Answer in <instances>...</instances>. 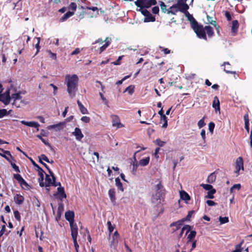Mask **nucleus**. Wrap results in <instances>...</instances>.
Here are the masks:
<instances>
[{"mask_svg": "<svg viewBox=\"0 0 252 252\" xmlns=\"http://www.w3.org/2000/svg\"><path fill=\"white\" fill-rule=\"evenodd\" d=\"M165 190L160 183L158 184L155 188V193L153 194L152 203L154 207L157 208L159 211L162 212V202L164 201Z\"/></svg>", "mask_w": 252, "mask_h": 252, "instance_id": "1", "label": "nucleus"}, {"mask_svg": "<svg viewBox=\"0 0 252 252\" xmlns=\"http://www.w3.org/2000/svg\"><path fill=\"white\" fill-rule=\"evenodd\" d=\"M78 81L79 78L76 74L71 75L67 74L65 77V84L66 85L67 91L71 98L75 96Z\"/></svg>", "mask_w": 252, "mask_h": 252, "instance_id": "2", "label": "nucleus"}, {"mask_svg": "<svg viewBox=\"0 0 252 252\" xmlns=\"http://www.w3.org/2000/svg\"><path fill=\"white\" fill-rule=\"evenodd\" d=\"M38 182L39 183V185L41 187H48L50 186H53L54 187L60 186V183H56L55 182V177L53 176V175H51V176L46 175V178L45 181H44V174L40 177L38 179Z\"/></svg>", "mask_w": 252, "mask_h": 252, "instance_id": "3", "label": "nucleus"}, {"mask_svg": "<svg viewBox=\"0 0 252 252\" xmlns=\"http://www.w3.org/2000/svg\"><path fill=\"white\" fill-rule=\"evenodd\" d=\"M170 9H175V11H168V14L176 15V13L179 11L187 14V13L188 12V10L189 9V6L188 4L185 2H177L176 4H174L171 6Z\"/></svg>", "mask_w": 252, "mask_h": 252, "instance_id": "4", "label": "nucleus"}, {"mask_svg": "<svg viewBox=\"0 0 252 252\" xmlns=\"http://www.w3.org/2000/svg\"><path fill=\"white\" fill-rule=\"evenodd\" d=\"M65 217L69 222L71 232L78 231V226L74 222V212L70 211L66 212L65 213Z\"/></svg>", "mask_w": 252, "mask_h": 252, "instance_id": "5", "label": "nucleus"}, {"mask_svg": "<svg viewBox=\"0 0 252 252\" xmlns=\"http://www.w3.org/2000/svg\"><path fill=\"white\" fill-rule=\"evenodd\" d=\"M191 28L199 38L207 40L205 28H203L202 25H199L198 23L197 25L194 26Z\"/></svg>", "mask_w": 252, "mask_h": 252, "instance_id": "6", "label": "nucleus"}, {"mask_svg": "<svg viewBox=\"0 0 252 252\" xmlns=\"http://www.w3.org/2000/svg\"><path fill=\"white\" fill-rule=\"evenodd\" d=\"M141 13L145 16L144 22H155L156 18L147 9H140Z\"/></svg>", "mask_w": 252, "mask_h": 252, "instance_id": "7", "label": "nucleus"}, {"mask_svg": "<svg viewBox=\"0 0 252 252\" xmlns=\"http://www.w3.org/2000/svg\"><path fill=\"white\" fill-rule=\"evenodd\" d=\"M149 162V158H143L141 159L139 163L136 161V158H134L133 161V171H136L139 165L144 166L147 165Z\"/></svg>", "mask_w": 252, "mask_h": 252, "instance_id": "8", "label": "nucleus"}, {"mask_svg": "<svg viewBox=\"0 0 252 252\" xmlns=\"http://www.w3.org/2000/svg\"><path fill=\"white\" fill-rule=\"evenodd\" d=\"M10 99L9 91H6L4 94H1L0 92V101L2 102L5 105H7L10 103Z\"/></svg>", "mask_w": 252, "mask_h": 252, "instance_id": "9", "label": "nucleus"}, {"mask_svg": "<svg viewBox=\"0 0 252 252\" xmlns=\"http://www.w3.org/2000/svg\"><path fill=\"white\" fill-rule=\"evenodd\" d=\"M235 173L238 176L240 174V171H244V161L243 158H237L235 164Z\"/></svg>", "mask_w": 252, "mask_h": 252, "instance_id": "10", "label": "nucleus"}, {"mask_svg": "<svg viewBox=\"0 0 252 252\" xmlns=\"http://www.w3.org/2000/svg\"><path fill=\"white\" fill-rule=\"evenodd\" d=\"M119 234L118 231H116L112 235V240L110 246L111 248L115 249L118 244Z\"/></svg>", "mask_w": 252, "mask_h": 252, "instance_id": "11", "label": "nucleus"}, {"mask_svg": "<svg viewBox=\"0 0 252 252\" xmlns=\"http://www.w3.org/2000/svg\"><path fill=\"white\" fill-rule=\"evenodd\" d=\"M112 118V123L113 126H117L118 128L123 127L124 126L120 122V120L117 115H112L111 116Z\"/></svg>", "mask_w": 252, "mask_h": 252, "instance_id": "12", "label": "nucleus"}, {"mask_svg": "<svg viewBox=\"0 0 252 252\" xmlns=\"http://www.w3.org/2000/svg\"><path fill=\"white\" fill-rule=\"evenodd\" d=\"M57 190L58 191L55 195L61 200V202H62L63 199L66 197V194L64 190V188L60 186L58 188Z\"/></svg>", "mask_w": 252, "mask_h": 252, "instance_id": "13", "label": "nucleus"}, {"mask_svg": "<svg viewBox=\"0 0 252 252\" xmlns=\"http://www.w3.org/2000/svg\"><path fill=\"white\" fill-rule=\"evenodd\" d=\"M72 134L75 137L76 139L78 141H80L84 137L81 129L78 127H76L74 131Z\"/></svg>", "mask_w": 252, "mask_h": 252, "instance_id": "14", "label": "nucleus"}, {"mask_svg": "<svg viewBox=\"0 0 252 252\" xmlns=\"http://www.w3.org/2000/svg\"><path fill=\"white\" fill-rule=\"evenodd\" d=\"M212 107L215 109L216 112H220V102L219 98L217 96H215L214 98Z\"/></svg>", "mask_w": 252, "mask_h": 252, "instance_id": "15", "label": "nucleus"}, {"mask_svg": "<svg viewBox=\"0 0 252 252\" xmlns=\"http://www.w3.org/2000/svg\"><path fill=\"white\" fill-rule=\"evenodd\" d=\"M239 24L237 20H235L232 21L231 26V32L233 35H236L239 28Z\"/></svg>", "mask_w": 252, "mask_h": 252, "instance_id": "16", "label": "nucleus"}, {"mask_svg": "<svg viewBox=\"0 0 252 252\" xmlns=\"http://www.w3.org/2000/svg\"><path fill=\"white\" fill-rule=\"evenodd\" d=\"M21 123L26 126L36 128L37 131L39 130V124L36 122H27L25 121H22Z\"/></svg>", "mask_w": 252, "mask_h": 252, "instance_id": "17", "label": "nucleus"}, {"mask_svg": "<svg viewBox=\"0 0 252 252\" xmlns=\"http://www.w3.org/2000/svg\"><path fill=\"white\" fill-rule=\"evenodd\" d=\"M71 235L73 239V244L75 248L76 252H78V249L79 247V245L77 243V238L78 236V231L71 232Z\"/></svg>", "mask_w": 252, "mask_h": 252, "instance_id": "18", "label": "nucleus"}, {"mask_svg": "<svg viewBox=\"0 0 252 252\" xmlns=\"http://www.w3.org/2000/svg\"><path fill=\"white\" fill-rule=\"evenodd\" d=\"M111 41V39L110 38L107 37L105 38L104 40L105 43L101 46L98 49L99 54H101L102 52H103L106 49V48L110 45Z\"/></svg>", "mask_w": 252, "mask_h": 252, "instance_id": "19", "label": "nucleus"}, {"mask_svg": "<svg viewBox=\"0 0 252 252\" xmlns=\"http://www.w3.org/2000/svg\"><path fill=\"white\" fill-rule=\"evenodd\" d=\"M186 15L188 18V20L189 21V22H190L191 27H192L194 26L197 25L198 22L194 18L192 15L190 14L188 12V13H187V14H186Z\"/></svg>", "mask_w": 252, "mask_h": 252, "instance_id": "20", "label": "nucleus"}, {"mask_svg": "<svg viewBox=\"0 0 252 252\" xmlns=\"http://www.w3.org/2000/svg\"><path fill=\"white\" fill-rule=\"evenodd\" d=\"M77 103L79 108L80 111L82 114H87L89 113L87 109L84 106V105L79 100H77Z\"/></svg>", "mask_w": 252, "mask_h": 252, "instance_id": "21", "label": "nucleus"}, {"mask_svg": "<svg viewBox=\"0 0 252 252\" xmlns=\"http://www.w3.org/2000/svg\"><path fill=\"white\" fill-rule=\"evenodd\" d=\"M14 178L15 179H16L21 185H23L26 186H28V184L23 179V178L22 177V176L20 174H14Z\"/></svg>", "mask_w": 252, "mask_h": 252, "instance_id": "22", "label": "nucleus"}, {"mask_svg": "<svg viewBox=\"0 0 252 252\" xmlns=\"http://www.w3.org/2000/svg\"><path fill=\"white\" fill-rule=\"evenodd\" d=\"M244 120L245 121V128L247 130V132H249L250 127H249V117L248 113H246L244 116Z\"/></svg>", "mask_w": 252, "mask_h": 252, "instance_id": "23", "label": "nucleus"}, {"mask_svg": "<svg viewBox=\"0 0 252 252\" xmlns=\"http://www.w3.org/2000/svg\"><path fill=\"white\" fill-rule=\"evenodd\" d=\"M21 94V92H19L18 93H15L12 94L11 98L14 100V101L13 102V104L16 106V100H21L22 98V97L21 96L20 94Z\"/></svg>", "mask_w": 252, "mask_h": 252, "instance_id": "24", "label": "nucleus"}, {"mask_svg": "<svg viewBox=\"0 0 252 252\" xmlns=\"http://www.w3.org/2000/svg\"><path fill=\"white\" fill-rule=\"evenodd\" d=\"M74 14V12L73 11H68L65 14H64L62 18L60 19V22H64L66 21L68 18L73 16Z\"/></svg>", "mask_w": 252, "mask_h": 252, "instance_id": "25", "label": "nucleus"}, {"mask_svg": "<svg viewBox=\"0 0 252 252\" xmlns=\"http://www.w3.org/2000/svg\"><path fill=\"white\" fill-rule=\"evenodd\" d=\"M180 197L182 200H185L187 202L188 201L190 200V196L185 191H181L180 192Z\"/></svg>", "mask_w": 252, "mask_h": 252, "instance_id": "26", "label": "nucleus"}, {"mask_svg": "<svg viewBox=\"0 0 252 252\" xmlns=\"http://www.w3.org/2000/svg\"><path fill=\"white\" fill-rule=\"evenodd\" d=\"M223 65L225 66L226 65H229L228 67L225 66L224 68V71L227 73L229 74H235L236 72L234 71H232L231 70V66H230V64L229 62H226L223 63Z\"/></svg>", "mask_w": 252, "mask_h": 252, "instance_id": "27", "label": "nucleus"}, {"mask_svg": "<svg viewBox=\"0 0 252 252\" xmlns=\"http://www.w3.org/2000/svg\"><path fill=\"white\" fill-rule=\"evenodd\" d=\"M14 201L16 204H21L24 200V197L20 194H16L14 197Z\"/></svg>", "mask_w": 252, "mask_h": 252, "instance_id": "28", "label": "nucleus"}, {"mask_svg": "<svg viewBox=\"0 0 252 252\" xmlns=\"http://www.w3.org/2000/svg\"><path fill=\"white\" fill-rule=\"evenodd\" d=\"M148 0H137L135 1V4L138 7H140L141 9L144 8V5L146 4Z\"/></svg>", "mask_w": 252, "mask_h": 252, "instance_id": "29", "label": "nucleus"}, {"mask_svg": "<svg viewBox=\"0 0 252 252\" xmlns=\"http://www.w3.org/2000/svg\"><path fill=\"white\" fill-rule=\"evenodd\" d=\"M64 206L62 202H61L58 205L57 216L60 218L62 215V214L63 211Z\"/></svg>", "mask_w": 252, "mask_h": 252, "instance_id": "30", "label": "nucleus"}, {"mask_svg": "<svg viewBox=\"0 0 252 252\" xmlns=\"http://www.w3.org/2000/svg\"><path fill=\"white\" fill-rule=\"evenodd\" d=\"M205 31L209 37H212L214 35V31L213 28L210 26L205 27Z\"/></svg>", "mask_w": 252, "mask_h": 252, "instance_id": "31", "label": "nucleus"}, {"mask_svg": "<svg viewBox=\"0 0 252 252\" xmlns=\"http://www.w3.org/2000/svg\"><path fill=\"white\" fill-rule=\"evenodd\" d=\"M115 183L118 189L121 191H123L124 188L123 187V184L121 182L120 179L119 178H116L115 179Z\"/></svg>", "mask_w": 252, "mask_h": 252, "instance_id": "32", "label": "nucleus"}, {"mask_svg": "<svg viewBox=\"0 0 252 252\" xmlns=\"http://www.w3.org/2000/svg\"><path fill=\"white\" fill-rule=\"evenodd\" d=\"M65 124L64 122H61L59 124H56V125H53L49 126H48L49 129H52V128H58L59 129H62L63 128V126H64Z\"/></svg>", "mask_w": 252, "mask_h": 252, "instance_id": "33", "label": "nucleus"}, {"mask_svg": "<svg viewBox=\"0 0 252 252\" xmlns=\"http://www.w3.org/2000/svg\"><path fill=\"white\" fill-rule=\"evenodd\" d=\"M109 196L110 200L112 202H114L115 200V191L114 189H111L109 190Z\"/></svg>", "mask_w": 252, "mask_h": 252, "instance_id": "34", "label": "nucleus"}, {"mask_svg": "<svg viewBox=\"0 0 252 252\" xmlns=\"http://www.w3.org/2000/svg\"><path fill=\"white\" fill-rule=\"evenodd\" d=\"M157 3L156 0H148L146 4L144 6V8H148L152 5H155Z\"/></svg>", "mask_w": 252, "mask_h": 252, "instance_id": "35", "label": "nucleus"}, {"mask_svg": "<svg viewBox=\"0 0 252 252\" xmlns=\"http://www.w3.org/2000/svg\"><path fill=\"white\" fill-rule=\"evenodd\" d=\"M216 179V175L215 173H212L208 177L207 181L209 183H214Z\"/></svg>", "mask_w": 252, "mask_h": 252, "instance_id": "36", "label": "nucleus"}, {"mask_svg": "<svg viewBox=\"0 0 252 252\" xmlns=\"http://www.w3.org/2000/svg\"><path fill=\"white\" fill-rule=\"evenodd\" d=\"M244 243V240H242L240 244L236 245L235 249L232 252H241L243 250V248H242V245Z\"/></svg>", "mask_w": 252, "mask_h": 252, "instance_id": "37", "label": "nucleus"}, {"mask_svg": "<svg viewBox=\"0 0 252 252\" xmlns=\"http://www.w3.org/2000/svg\"><path fill=\"white\" fill-rule=\"evenodd\" d=\"M185 230H187V232H186V234H187L190 231V226L189 225H186L185 226H184L181 230L180 233L179 234V237H182Z\"/></svg>", "mask_w": 252, "mask_h": 252, "instance_id": "38", "label": "nucleus"}, {"mask_svg": "<svg viewBox=\"0 0 252 252\" xmlns=\"http://www.w3.org/2000/svg\"><path fill=\"white\" fill-rule=\"evenodd\" d=\"M163 121L164 122L162 127L163 128H166L168 125L167 124V118L166 117L165 115H163L162 117H160V122Z\"/></svg>", "mask_w": 252, "mask_h": 252, "instance_id": "39", "label": "nucleus"}, {"mask_svg": "<svg viewBox=\"0 0 252 252\" xmlns=\"http://www.w3.org/2000/svg\"><path fill=\"white\" fill-rule=\"evenodd\" d=\"M134 91V85H130L127 87L126 89L125 92H127L128 93L131 95L133 94Z\"/></svg>", "mask_w": 252, "mask_h": 252, "instance_id": "40", "label": "nucleus"}, {"mask_svg": "<svg viewBox=\"0 0 252 252\" xmlns=\"http://www.w3.org/2000/svg\"><path fill=\"white\" fill-rule=\"evenodd\" d=\"M185 220L184 219H183L182 220H179V221H178L177 222H174V223H172L171 224V226H176V229H178L180 227V226L182 225L183 222Z\"/></svg>", "mask_w": 252, "mask_h": 252, "instance_id": "41", "label": "nucleus"}, {"mask_svg": "<svg viewBox=\"0 0 252 252\" xmlns=\"http://www.w3.org/2000/svg\"><path fill=\"white\" fill-rule=\"evenodd\" d=\"M216 190L215 189H211L207 192V195L205 196L206 198H214V196L213 194L216 192Z\"/></svg>", "mask_w": 252, "mask_h": 252, "instance_id": "42", "label": "nucleus"}, {"mask_svg": "<svg viewBox=\"0 0 252 252\" xmlns=\"http://www.w3.org/2000/svg\"><path fill=\"white\" fill-rule=\"evenodd\" d=\"M196 232L195 231H191L190 233L188 236V243L191 241V240L195 237Z\"/></svg>", "mask_w": 252, "mask_h": 252, "instance_id": "43", "label": "nucleus"}, {"mask_svg": "<svg viewBox=\"0 0 252 252\" xmlns=\"http://www.w3.org/2000/svg\"><path fill=\"white\" fill-rule=\"evenodd\" d=\"M159 4L160 6L161 10L163 13L168 12V10L166 9V5L164 2L160 1H159Z\"/></svg>", "mask_w": 252, "mask_h": 252, "instance_id": "44", "label": "nucleus"}, {"mask_svg": "<svg viewBox=\"0 0 252 252\" xmlns=\"http://www.w3.org/2000/svg\"><path fill=\"white\" fill-rule=\"evenodd\" d=\"M10 111L11 110L7 112V110L5 109H0V118H1L4 116L8 115Z\"/></svg>", "mask_w": 252, "mask_h": 252, "instance_id": "45", "label": "nucleus"}, {"mask_svg": "<svg viewBox=\"0 0 252 252\" xmlns=\"http://www.w3.org/2000/svg\"><path fill=\"white\" fill-rule=\"evenodd\" d=\"M219 220L220 221V223L221 224H222L228 222L229 221V219H228V218L226 217H220Z\"/></svg>", "mask_w": 252, "mask_h": 252, "instance_id": "46", "label": "nucleus"}, {"mask_svg": "<svg viewBox=\"0 0 252 252\" xmlns=\"http://www.w3.org/2000/svg\"><path fill=\"white\" fill-rule=\"evenodd\" d=\"M155 143L159 147H163L165 144V142L161 141L160 139H157Z\"/></svg>", "mask_w": 252, "mask_h": 252, "instance_id": "47", "label": "nucleus"}, {"mask_svg": "<svg viewBox=\"0 0 252 252\" xmlns=\"http://www.w3.org/2000/svg\"><path fill=\"white\" fill-rule=\"evenodd\" d=\"M201 186L203 188V189H204L206 190H208V191L211 190V189H213V186L212 185H208V184H202L201 185Z\"/></svg>", "mask_w": 252, "mask_h": 252, "instance_id": "48", "label": "nucleus"}, {"mask_svg": "<svg viewBox=\"0 0 252 252\" xmlns=\"http://www.w3.org/2000/svg\"><path fill=\"white\" fill-rule=\"evenodd\" d=\"M107 225L108 226V229L109 231V234L112 233V232L114 230V226L111 224L110 221H108L107 222Z\"/></svg>", "mask_w": 252, "mask_h": 252, "instance_id": "49", "label": "nucleus"}, {"mask_svg": "<svg viewBox=\"0 0 252 252\" xmlns=\"http://www.w3.org/2000/svg\"><path fill=\"white\" fill-rule=\"evenodd\" d=\"M77 5L75 2H71L68 6V9L72 10L73 12L76 10Z\"/></svg>", "mask_w": 252, "mask_h": 252, "instance_id": "50", "label": "nucleus"}, {"mask_svg": "<svg viewBox=\"0 0 252 252\" xmlns=\"http://www.w3.org/2000/svg\"><path fill=\"white\" fill-rule=\"evenodd\" d=\"M159 48L161 50L162 52H163V53L165 55L169 54L170 53V50L166 48H164L163 47H162L161 46H159Z\"/></svg>", "mask_w": 252, "mask_h": 252, "instance_id": "51", "label": "nucleus"}, {"mask_svg": "<svg viewBox=\"0 0 252 252\" xmlns=\"http://www.w3.org/2000/svg\"><path fill=\"white\" fill-rule=\"evenodd\" d=\"M99 94L102 99L103 102L107 106H108V100L104 97L103 94L101 92L99 93Z\"/></svg>", "mask_w": 252, "mask_h": 252, "instance_id": "52", "label": "nucleus"}, {"mask_svg": "<svg viewBox=\"0 0 252 252\" xmlns=\"http://www.w3.org/2000/svg\"><path fill=\"white\" fill-rule=\"evenodd\" d=\"M210 24L212 25L217 30V33L220 34V27L217 25L216 22L215 21H212V22H210Z\"/></svg>", "mask_w": 252, "mask_h": 252, "instance_id": "53", "label": "nucleus"}, {"mask_svg": "<svg viewBox=\"0 0 252 252\" xmlns=\"http://www.w3.org/2000/svg\"><path fill=\"white\" fill-rule=\"evenodd\" d=\"M197 125L199 128H202L205 126V123L204 122V117L198 121Z\"/></svg>", "mask_w": 252, "mask_h": 252, "instance_id": "54", "label": "nucleus"}, {"mask_svg": "<svg viewBox=\"0 0 252 252\" xmlns=\"http://www.w3.org/2000/svg\"><path fill=\"white\" fill-rule=\"evenodd\" d=\"M215 125L214 123H213V122H210V123H209V124L208 125L209 130L212 134L213 133V131H214V129L215 128Z\"/></svg>", "mask_w": 252, "mask_h": 252, "instance_id": "55", "label": "nucleus"}, {"mask_svg": "<svg viewBox=\"0 0 252 252\" xmlns=\"http://www.w3.org/2000/svg\"><path fill=\"white\" fill-rule=\"evenodd\" d=\"M241 188V185L239 184L234 185L230 189V192H232L233 190L235 189L239 190Z\"/></svg>", "mask_w": 252, "mask_h": 252, "instance_id": "56", "label": "nucleus"}, {"mask_svg": "<svg viewBox=\"0 0 252 252\" xmlns=\"http://www.w3.org/2000/svg\"><path fill=\"white\" fill-rule=\"evenodd\" d=\"M36 170L38 172V175L39 176V177L42 176L44 173V171L38 166V165H36Z\"/></svg>", "mask_w": 252, "mask_h": 252, "instance_id": "57", "label": "nucleus"}, {"mask_svg": "<svg viewBox=\"0 0 252 252\" xmlns=\"http://www.w3.org/2000/svg\"><path fill=\"white\" fill-rule=\"evenodd\" d=\"M124 57V56H121L118 57V59L115 62H113L112 63L114 65H119L121 64V61Z\"/></svg>", "mask_w": 252, "mask_h": 252, "instance_id": "58", "label": "nucleus"}, {"mask_svg": "<svg viewBox=\"0 0 252 252\" xmlns=\"http://www.w3.org/2000/svg\"><path fill=\"white\" fill-rule=\"evenodd\" d=\"M81 120L84 123H88L90 122L91 119L89 117L83 116L81 118Z\"/></svg>", "mask_w": 252, "mask_h": 252, "instance_id": "59", "label": "nucleus"}, {"mask_svg": "<svg viewBox=\"0 0 252 252\" xmlns=\"http://www.w3.org/2000/svg\"><path fill=\"white\" fill-rule=\"evenodd\" d=\"M152 12L155 14H157L159 12V7L158 6H155L152 8Z\"/></svg>", "mask_w": 252, "mask_h": 252, "instance_id": "60", "label": "nucleus"}, {"mask_svg": "<svg viewBox=\"0 0 252 252\" xmlns=\"http://www.w3.org/2000/svg\"><path fill=\"white\" fill-rule=\"evenodd\" d=\"M37 137H38L39 139L41 140V141L44 143L46 145H49V143L47 142L45 139L42 137V136L40 135H37Z\"/></svg>", "mask_w": 252, "mask_h": 252, "instance_id": "61", "label": "nucleus"}, {"mask_svg": "<svg viewBox=\"0 0 252 252\" xmlns=\"http://www.w3.org/2000/svg\"><path fill=\"white\" fill-rule=\"evenodd\" d=\"M37 43L35 45V48H36V50H37L36 54L39 52L40 48V46H39L40 38V37H37Z\"/></svg>", "mask_w": 252, "mask_h": 252, "instance_id": "62", "label": "nucleus"}, {"mask_svg": "<svg viewBox=\"0 0 252 252\" xmlns=\"http://www.w3.org/2000/svg\"><path fill=\"white\" fill-rule=\"evenodd\" d=\"M14 217H15V219L17 220H20V219H21L20 215L18 211H15L14 212Z\"/></svg>", "mask_w": 252, "mask_h": 252, "instance_id": "63", "label": "nucleus"}, {"mask_svg": "<svg viewBox=\"0 0 252 252\" xmlns=\"http://www.w3.org/2000/svg\"><path fill=\"white\" fill-rule=\"evenodd\" d=\"M11 164L14 170L17 172H20V170L18 166H17L14 163L11 162Z\"/></svg>", "mask_w": 252, "mask_h": 252, "instance_id": "64", "label": "nucleus"}]
</instances>
